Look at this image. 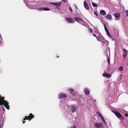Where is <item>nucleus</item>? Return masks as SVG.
Returning a JSON list of instances; mask_svg holds the SVG:
<instances>
[{
    "label": "nucleus",
    "instance_id": "f257e3e1",
    "mask_svg": "<svg viewBox=\"0 0 128 128\" xmlns=\"http://www.w3.org/2000/svg\"><path fill=\"white\" fill-rule=\"evenodd\" d=\"M4 97H2L0 95V100L1 102V105H4L6 108L8 110L10 109V106L9 105V103L6 101L4 100Z\"/></svg>",
    "mask_w": 128,
    "mask_h": 128
},
{
    "label": "nucleus",
    "instance_id": "f03ea898",
    "mask_svg": "<svg viewBox=\"0 0 128 128\" xmlns=\"http://www.w3.org/2000/svg\"><path fill=\"white\" fill-rule=\"evenodd\" d=\"M96 38L98 41L99 42H101L103 43V46H104L106 44L105 43V42L107 43V44H108V41L106 40L103 36H99L96 37Z\"/></svg>",
    "mask_w": 128,
    "mask_h": 128
},
{
    "label": "nucleus",
    "instance_id": "7ed1b4c3",
    "mask_svg": "<svg viewBox=\"0 0 128 128\" xmlns=\"http://www.w3.org/2000/svg\"><path fill=\"white\" fill-rule=\"evenodd\" d=\"M68 108L69 110L72 113H73L75 112L76 109V106L75 105H72L70 106H68Z\"/></svg>",
    "mask_w": 128,
    "mask_h": 128
},
{
    "label": "nucleus",
    "instance_id": "20e7f679",
    "mask_svg": "<svg viewBox=\"0 0 128 128\" xmlns=\"http://www.w3.org/2000/svg\"><path fill=\"white\" fill-rule=\"evenodd\" d=\"M112 112L118 118H120L122 120H123L124 119V118L122 117V115L118 112L114 110H113Z\"/></svg>",
    "mask_w": 128,
    "mask_h": 128
},
{
    "label": "nucleus",
    "instance_id": "39448f33",
    "mask_svg": "<svg viewBox=\"0 0 128 128\" xmlns=\"http://www.w3.org/2000/svg\"><path fill=\"white\" fill-rule=\"evenodd\" d=\"M66 94L64 93L60 92L58 94V98L60 99L64 98L67 97Z\"/></svg>",
    "mask_w": 128,
    "mask_h": 128
},
{
    "label": "nucleus",
    "instance_id": "423d86ee",
    "mask_svg": "<svg viewBox=\"0 0 128 128\" xmlns=\"http://www.w3.org/2000/svg\"><path fill=\"white\" fill-rule=\"evenodd\" d=\"M96 113L98 115L100 116V118L102 119V120L104 123L105 124H106V123L105 122L104 118L102 116V114H100V112H96Z\"/></svg>",
    "mask_w": 128,
    "mask_h": 128
},
{
    "label": "nucleus",
    "instance_id": "0eeeda50",
    "mask_svg": "<svg viewBox=\"0 0 128 128\" xmlns=\"http://www.w3.org/2000/svg\"><path fill=\"white\" fill-rule=\"evenodd\" d=\"M123 56L125 59H126L128 53V51L125 48L123 50Z\"/></svg>",
    "mask_w": 128,
    "mask_h": 128
},
{
    "label": "nucleus",
    "instance_id": "6e6552de",
    "mask_svg": "<svg viewBox=\"0 0 128 128\" xmlns=\"http://www.w3.org/2000/svg\"><path fill=\"white\" fill-rule=\"evenodd\" d=\"M103 124L100 123H96L94 124V126L96 128H101L102 127Z\"/></svg>",
    "mask_w": 128,
    "mask_h": 128
},
{
    "label": "nucleus",
    "instance_id": "1a4fd4ad",
    "mask_svg": "<svg viewBox=\"0 0 128 128\" xmlns=\"http://www.w3.org/2000/svg\"><path fill=\"white\" fill-rule=\"evenodd\" d=\"M84 92L86 94H89L90 93V90L88 88H85L84 90Z\"/></svg>",
    "mask_w": 128,
    "mask_h": 128
},
{
    "label": "nucleus",
    "instance_id": "9d476101",
    "mask_svg": "<svg viewBox=\"0 0 128 128\" xmlns=\"http://www.w3.org/2000/svg\"><path fill=\"white\" fill-rule=\"evenodd\" d=\"M66 20L69 23H74V20L71 18H66Z\"/></svg>",
    "mask_w": 128,
    "mask_h": 128
},
{
    "label": "nucleus",
    "instance_id": "9b49d317",
    "mask_svg": "<svg viewBox=\"0 0 128 128\" xmlns=\"http://www.w3.org/2000/svg\"><path fill=\"white\" fill-rule=\"evenodd\" d=\"M84 6L86 9L87 10H88L90 9L89 7L85 1H84Z\"/></svg>",
    "mask_w": 128,
    "mask_h": 128
},
{
    "label": "nucleus",
    "instance_id": "f8f14e48",
    "mask_svg": "<svg viewBox=\"0 0 128 128\" xmlns=\"http://www.w3.org/2000/svg\"><path fill=\"white\" fill-rule=\"evenodd\" d=\"M37 9L39 10H44V11H49L50 10V9L47 7H45L44 8H38Z\"/></svg>",
    "mask_w": 128,
    "mask_h": 128
},
{
    "label": "nucleus",
    "instance_id": "ddd939ff",
    "mask_svg": "<svg viewBox=\"0 0 128 128\" xmlns=\"http://www.w3.org/2000/svg\"><path fill=\"white\" fill-rule=\"evenodd\" d=\"M100 14L102 16H105L106 14V12L104 10H101L100 12Z\"/></svg>",
    "mask_w": 128,
    "mask_h": 128
},
{
    "label": "nucleus",
    "instance_id": "4468645a",
    "mask_svg": "<svg viewBox=\"0 0 128 128\" xmlns=\"http://www.w3.org/2000/svg\"><path fill=\"white\" fill-rule=\"evenodd\" d=\"M103 76L104 77H106L107 78H110L111 75L110 74H109L108 73H104L102 74Z\"/></svg>",
    "mask_w": 128,
    "mask_h": 128
},
{
    "label": "nucleus",
    "instance_id": "2eb2a0df",
    "mask_svg": "<svg viewBox=\"0 0 128 128\" xmlns=\"http://www.w3.org/2000/svg\"><path fill=\"white\" fill-rule=\"evenodd\" d=\"M74 19L76 21L80 23V24L82 25H83V24L82 23L80 22V18H78V17H76L74 18Z\"/></svg>",
    "mask_w": 128,
    "mask_h": 128
},
{
    "label": "nucleus",
    "instance_id": "dca6fc26",
    "mask_svg": "<svg viewBox=\"0 0 128 128\" xmlns=\"http://www.w3.org/2000/svg\"><path fill=\"white\" fill-rule=\"evenodd\" d=\"M77 16L78 17V18H84V16L82 14L77 13V14H76Z\"/></svg>",
    "mask_w": 128,
    "mask_h": 128
},
{
    "label": "nucleus",
    "instance_id": "f3484780",
    "mask_svg": "<svg viewBox=\"0 0 128 128\" xmlns=\"http://www.w3.org/2000/svg\"><path fill=\"white\" fill-rule=\"evenodd\" d=\"M25 118H23L22 120V123L23 124L25 122V121H24V120H26V119L27 120H28L29 119V116H25Z\"/></svg>",
    "mask_w": 128,
    "mask_h": 128
},
{
    "label": "nucleus",
    "instance_id": "a211bd4d",
    "mask_svg": "<svg viewBox=\"0 0 128 128\" xmlns=\"http://www.w3.org/2000/svg\"><path fill=\"white\" fill-rule=\"evenodd\" d=\"M29 118L30 117V118L29 120V121H30L34 117V115H32V114L31 113L29 114Z\"/></svg>",
    "mask_w": 128,
    "mask_h": 128
},
{
    "label": "nucleus",
    "instance_id": "6ab92c4d",
    "mask_svg": "<svg viewBox=\"0 0 128 128\" xmlns=\"http://www.w3.org/2000/svg\"><path fill=\"white\" fill-rule=\"evenodd\" d=\"M114 17L117 19H116V20H118L119 19L118 18H119L120 16V14L118 13H116L114 14Z\"/></svg>",
    "mask_w": 128,
    "mask_h": 128
},
{
    "label": "nucleus",
    "instance_id": "aec40b11",
    "mask_svg": "<svg viewBox=\"0 0 128 128\" xmlns=\"http://www.w3.org/2000/svg\"><path fill=\"white\" fill-rule=\"evenodd\" d=\"M105 17L106 18L110 20H111L112 19V16L110 14H108Z\"/></svg>",
    "mask_w": 128,
    "mask_h": 128
},
{
    "label": "nucleus",
    "instance_id": "412c9836",
    "mask_svg": "<svg viewBox=\"0 0 128 128\" xmlns=\"http://www.w3.org/2000/svg\"><path fill=\"white\" fill-rule=\"evenodd\" d=\"M67 90L68 91L70 92V93H72L74 90V89L71 88H68L67 89Z\"/></svg>",
    "mask_w": 128,
    "mask_h": 128
},
{
    "label": "nucleus",
    "instance_id": "4be33fe9",
    "mask_svg": "<svg viewBox=\"0 0 128 128\" xmlns=\"http://www.w3.org/2000/svg\"><path fill=\"white\" fill-rule=\"evenodd\" d=\"M70 94H72L73 96H76L78 94L76 92L74 91L72 93H70Z\"/></svg>",
    "mask_w": 128,
    "mask_h": 128
},
{
    "label": "nucleus",
    "instance_id": "5701e85b",
    "mask_svg": "<svg viewBox=\"0 0 128 128\" xmlns=\"http://www.w3.org/2000/svg\"><path fill=\"white\" fill-rule=\"evenodd\" d=\"M68 128H77V127L75 125H72L68 126Z\"/></svg>",
    "mask_w": 128,
    "mask_h": 128
},
{
    "label": "nucleus",
    "instance_id": "b1692460",
    "mask_svg": "<svg viewBox=\"0 0 128 128\" xmlns=\"http://www.w3.org/2000/svg\"><path fill=\"white\" fill-rule=\"evenodd\" d=\"M92 6L94 7H96L97 6V4L94 3L92 2Z\"/></svg>",
    "mask_w": 128,
    "mask_h": 128
},
{
    "label": "nucleus",
    "instance_id": "393cba45",
    "mask_svg": "<svg viewBox=\"0 0 128 128\" xmlns=\"http://www.w3.org/2000/svg\"><path fill=\"white\" fill-rule=\"evenodd\" d=\"M123 68L122 66H120L119 67V68L118 69V70H120V71H122L123 70Z\"/></svg>",
    "mask_w": 128,
    "mask_h": 128
},
{
    "label": "nucleus",
    "instance_id": "a878e982",
    "mask_svg": "<svg viewBox=\"0 0 128 128\" xmlns=\"http://www.w3.org/2000/svg\"><path fill=\"white\" fill-rule=\"evenodd\" d=\"M56 6H60L61 4V3L60 2H56Z\"/></svg>",
    "mask_w": 128,
    "mask_h": 128
},
{
    "label": "nucleus",
    "instance_id": "bb28decb",
    "mask_svg": "<svg viewBox=\"0 0 128 128\" xmlns=\"http://www.w3.org/2000/svg\"><path fill=\"white\" fill-rule=\"evenodd\" d=\"M104 29H105V31L107 32H108V30L107 28H106V24H104Z\"/></svg>",
    "mask_w": 128,
    "mask_h": 128
},
{
    "label": "nucleus",
    "instance_id": "cd10ccee",
    "mask_svg": "<svg viewBox=\"0 0 128 128\" xmlns=\"http://www.w3.org/2000/svg\"><path fill=\"white\" fill-rule=\"evenodd\" d=\"M50 4H52L54 6H56V2H50Z\"/></svg>",
    "mask_w": 128,
    "mask_h": 128
},
{
    "label": "nucleus",
    "instance_id": "c85d7f7f",
    "mask_svg": "<svg viewBox=\"0 0 128 128\" xmlns=\"http://www.w3.org/2000/svg\"><path fill=\"white\" fill-rule=\"evenodd\" d=\"M106 32L107 35L109 37H110L111 36H110V33L109 32V31H108V32Z\"/></svg>",
    "mask_w": 128,
    "mask_h": 128
},
{
    "label": "nucleus",
    "instance_id": "c756f323",
    "mask_svg": "<svg viewBox=\"0 0 128 128\" xmlns=\"http://www.w3.org/2000/svg\"><path fill=\"white\" fill-rule=\"evenodd\" d=\"M107 61L108 64H109L110 63V59L108 58L107 59Z\"/></svg>",
    "mask_w": 128,
    "mask_h": 128
},
{
    "label": "nucleus",
    "instance_id": "7c9ffc66",
    "mask_svg": "<svg viewBox=\"0 0 128 128\" xmlns=\"http://www.w3.org/2000/svg\"><path fill=\"white\" fill-rule=\"evenodd\" d=\"M94 14L96 16H98V15L97 12H94Z\"/></svg>",
    "mask_w": 128,
    "mask_h": 128
},
{
    "label": "nucleus",
    "instance_id": "2f4dec72",
    "mask_svg": "<svg viewBox=\"0 0 128 128\" xmlns=\"http://www.w3.org/2000/svg\"><path fill=\"white\" fill-rule=\"evenodd\" d=\"M89 32H92V29L91 28H90L89 29Z\"/></svg>",
    "mask_w": 128,
    "mask_h": 128
},
{
    "label": "nucleus",
    "instance_id": "473e14b6",
    "mask_svg": "<svg viewBox=\"0 0 128 128\" xmlns=\"http://www.w3.org/2000/svg\"><path fill=\"white\" fill-rule=\"evenodd\" d=\"M69 10H70L71 12H72V8H71V7H69Z\"/></svg>",
    "mask_w": 128,
    "mask_h": 128
},
{
    "label": "nucleus",
    "instance_id": "72a5a7b5",
    "mask_svg": "<svg viewBox=\"0 0 128 128\" xmlns=\"http://www.w3.org/2000/svg\"><path fill=\"white\" fill-rule=\"evenodd\" d=\"M126 16H128V10L126 11Z\"/></svg>",
    "mask_w": 128,
    "mask_h": 128
},
{
    "label": "nucleus",
    "instance_id": "f704fd0d",
    "mask_svg": "<svg viewBox=\"0 0 128 128\" xmlns=\"http://www.w3.org/2000/svg\"><path fill=\"white\" fill-rule=\"evenodd\" d=\"M3 105H2V108H3V110H4V112H5V109L4 108V106Z\"/></svg>",
    "mask_w": 128,
    "mask_h": 128
},
{
    "label": "nucleus",
    "instance_id": "c9c22d12",
    "mask_svg": "<svg viewBox=\"0 0 128 128\" xmlns=\"http://www.w3.org/2000/svg\"><path fill=\"white\" fill-rule=\"evenodd\" d=\"M94 29L95 30H96L97 31H98V30L97 29V28L96 27H95V26H94Z\"/></svg>",
    "mask_w": 128,
    "mask_h": 128
},
{
    "label": "nucleus",
    "instance_id": "e433bc0d",
    "mask_svg": "<svg viewBox=\"0 0 128 128\" xmlns=\"http://www.w3.org/2000/svg\"><path fill=\"white\" fill-rule=\"evenodd\" d=\"M2 40H0V44H2Z\"/></svg>",
    "mask_w": 128,
    "mask_h": 128
},
{
    "label": "nucleus",
    "instance_id": "4c0bfd02",
    "mask_svg": "<svg viewBox=\"0 0 128 128\" xmlns=\"http://www.w3.org/2000/svg\"><path fill=\"white\" fill-rule=\"evenodd\" d=\"M125 116L126 117H128V114H125Z\"/></svg>",
    "mask_w": 128,
    "mask_h": 128
},
{
    "label": "nucleus",
    "instance_id": "58836bf2",
    "mask_svg": "<svg viewBox=\"0 0 128 128\" xmlns=\"http://www.w3.org/2000/svg\"><path fill=\"white\" fill-rule=\"evenodd\" d=\"M82 18H80V20L81 21L83 22V20L82 19Z\"/></svg>",
    "mask_w": 128,
    "mask_h": 128
},
{
    "label": "nucleus",
    "instance_id": "ea45409f",
    "mask_svg": "<svg viewBox=\"0 0 128 128\" xmlns=\"http://www.w3.org/2000/svg\"><path fill=\"white\" fill-rule=\"evenodd\" d=\"M75 8H76V9L77 10H78V7H77V6L76 5H75Z\"/></svg>",
    "mask_w": 128,
    "mask_h": 128
},
{
    "label": "nucleus",
    "instance_id": "a19ab883",
    "mask_svg": "<svg viewBox=\"0 0 128 128\" xmlns=\"http://www.w3.org/2000/svg\"><path fill=\"white\" fill-rule=\"evenodd\" d=\"M93 35L94 36L96 37V35L95 34H93Z\"/></svg>",
    "mask_w": 128,
    "mask_h": 128
},
{
    "label": "nucleus",
    "instance_id": "79ce46f5",
    "mask_svg": "<svg viewBox=\"0 0 128 128\" xmlns=\"http://www.w3.org/2000/svg\"><path fill=\"white\" fill-rule=\"evenodd\" d=\"M62 2H65L66 1V0H62Z\"/></svg>",
    "mask_w": 128,
    "mask_h": 128
},
{
    "label": "nucleus",
    "instance_id": "37998d69",
    "mask_svg": "<svg viewBox=\"0 0 128 128\" xmlns=\"http://www.w3.org/2000/svg\"><path fill=\"white\" fill-rule=\"evenodd\" d=\"M2 128V126L1 127V124H0V128Z\"/></svg>",
    "mask_w": 128,
    "mask_h": 128
},
{
    "label": "nucleus",
    "instance_id": "c03bdc74",
    "mask_svg": "<svg viewBox=\"0 0 128 128\" xmlns=\"http://www.w3.org/2000/svg\"><path fill=\"white\" fill-rule=\"evenodd\" d=\"M94 102H96V100H94Z\"/></svg>",
    "mask_w": 128,
    "mask_h": 128
},
{
    "label": "nucleus",
    "instance_id": "a18cd8bd",
    "mask_svg": "<svg viewBox=\"0 0 128 128\" xmlns=\"http://www.w3.org/2000/svg\"><path fill=\"white\" fill-rule=\"evenodd\" d=\"M83 25V26H85L84 25V24H83V25Z\"/></svg>",
    "mask_w": 128,
    "mask_h": 128
},
{
    "label": "nucleus",
    "instance_id": "49530a36",
    "mask_svg": "<svg viewBox=\"0 0 128 128\" xmlns=\"http://www.w3.org/2000/svg\"><path fill=\"white\" fill-rule=\"evenodd\" d=\"M59 57V56H58L57 57V58H58Z\"/></svg>",
    "mask_w": 128,
    "mask_h": 128
}]
</instances>
